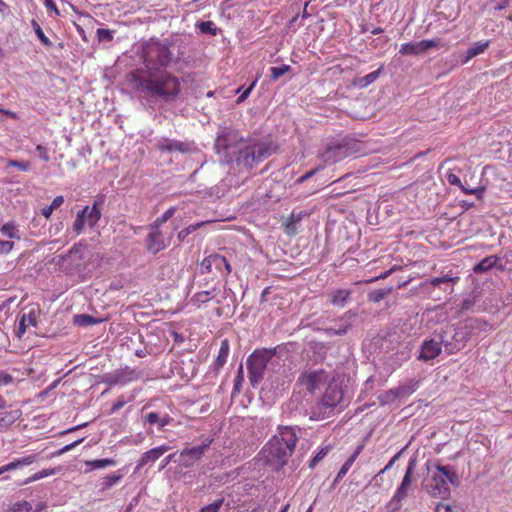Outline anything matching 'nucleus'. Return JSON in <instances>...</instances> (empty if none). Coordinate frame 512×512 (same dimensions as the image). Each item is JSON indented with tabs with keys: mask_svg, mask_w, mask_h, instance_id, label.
<instances>
[{
	"mask_svg": "<svg viewBox=\"0 0 512 512\" xmlns=\"http://www.w3.org/2000/svg\"><path fill=\"white\" fill-rule=\"evenodd\" d=\"M135 86L151 96L174 101L181 93V80L167 70L151 73H132Z\"/></svg>",
	"mask_w": 512,
	"mask_h": 512,
	"instance_id": "f257e3e1",
	"label": "nucleus"
},
{
	"mask_svg": "<svg viewBox=\"0 0 512 512\" xmlns=\"http://www.w3.org/2000/svg\"><path fill=\"white\" fill-rule=\"evenodd\" d=\"M232 142H236L238 146L236 162L247 170L263 161L269 154L268 146L265 143L258 141L245 142L242 138H238L235 131H229L217 139V144L225 151L232 148Z\"/></svg>",
	"mask_w": 512,
	"mask_h": 512,
	"instance_id": "f03ea898",
	"label": "nucleus"
},
{
	"mask_svg": "<svg viewBox=\"0 0 512 512\" xmlns=\"http://www.w3.org/2000/svg\"><path fill=\"white\" fill-rule=\"evenodd\" d=\"M172 57L173 54L166 44L149 41L143 46L141 54L144 68L138 69L134 73H154L166 70L172 62Z\"/></svg>",
	"mask_w": 512,
	"mask_h": 512,
	"instance_id": "7ed1b4c3",
	"label": "nucleus"
},
{
	"mask_svg": "<svg viewBox=\"0 0 512 512\" xmlns=\"http://www.w3.org/2000/svg\"><path fill=\"white\" fill-rule=\"evenodd\" d=\"M93 255L86 244H74L63 258V265L70 273H81L87 270L88 261Z\"/></svg>",
	"mask_w": 512,
	"mask_h": 512,
	"instance_id": "20e7f679",
	"label": "nucleus"
},
{
	"mask_svg": "<svg viewBox=\"0 0 512 512\" xmlns=\"http://www.w3.org/2000/svg\"><path fill=\"white\" fill-rule=\"evenodd\" d=\"M103 204L102 199L94 201L92 207L85 206L82 210L77 212L75 221L73 222L72 229L76 235H80L85 225L93 228L97 225L102 217L100 206Z\"/></svg>",
	"mask_w": 512,
	"mask_h": 512,
	"instance_id": "39448f33",
	"label": "nucleus"
},
{
	"mask_svg": "<svg viewBox=\"0 0 512 512\" xmlns=\"http://www.w3.org/2000/svg\"><path fill=\"white\" fill-rule=\"evenodd\" d=\"M270 357L271 355L265 350H255L247 358L248 378L253 387H256L263 380Z\"/></svg>",
	"mask_w": 512,
	"mask_h": 512,
	"instance_id": "423d86ee",
	"label": "nucleus"
},
{
	"mask_svg": "<svg viewBox=\"0 0 512 512\" xmlns=\"http://www.w3.org/2000/svg\"><path fill=\"white\" fill-rule=\"evenodd\" d=\"M356 153L354 143L350 141H342L329 145L324 152L320 154L324 164L333 165L350 157Z\"/></svg>",
	"mask_w": 512,
	"mask_h": 512,
	"instance_id": "0eeeda50",
	"label": "nucleus"
},
{
	"mask_svg": "<svg viewBox=\"0 0 512 512\" xmlns=\"http://www.w3.org/2000/svg\"><path fill=\"white\" fill-rule=\"evenodd\" d=\"M299 437L295 428L279 426L267 443L268 448H295Z\"/></svg>",
	"mask_w": 512,
	"mask_h": 512,
	"instance_id": "6e6552de",
	"label": "nucleus"
},
{
	"mask_svg": "<svg viewBox=\"0 0 512 512\" xmlns=\"http://www.w3.org/2000/svg\"><path fill=\"white\" fill-rule=\"evenodd\" d=\"M200 265L201 273L203 274H209L215 271L226 278L232 271V267L228 260L217 253L205 257Z\"/></svg>",
	"mask_w": 512,
	"mask_h": 512,
	"instance_id": "1a4fd4ad",
	"label": "nucleus"
},
{
	"mask_svg": "<svg viewBox=\"0 0 512 512\" xmlns=\"http://www.w3.org/2000/svg\"><path fill=\"white\" fill-rule=\"evenodd\" d=\"M293 450H260L258 454V461H262L265 466L279 471L283 468L292 455Z\"/></svg>",
	"mask_w": 512,
	"mask_h": 512,
	"instance_id": "9d476101",
	"label": "nucleus"
},
{
	"mask_svg": "<svg viewBox=\"0 0 512 512\" xmlns=\"http://www.w3.org/2000/svg\"><path fill=\"white\" fill-rule=\"evenodd\" d=\"M299 382L309 391L314 393L322 385L330 382V375L324 370H315L303 373L299 377Z\"/></svg>",
	"mask_w": 512,
	"mask_h": 512,
	"instance_id": "9b49d317",
	"label": "nucleus"
},
{
	"mask_svg": "<svg viewBox=\"0 0 512 512\" xmlns=\"http://www.w3.org/2000/svg\"><path fill=\"white\" fill-rule=\"evenodd\" d=\"M440 43V39H425L419 42H408L401 45L399 52L402 55H420L430 49L438 48Z\"/></svg>",
	"mask_w": 512,
	"mask_h": 512,
	"instance_id": "f8f14e48",
	"label": "nucleus"
},
{
	"mask_svg": "<svg viewBox=\"0 0 512 512\" xmlns=\"http://www.w3.org/2000/svg\"><path fill=\"white\" fill-rule=\"evenodd\" d=\"M149 230L150 232L145 238V247L150 253L155 255L164 250L167 245L160 228L150 225Z\"/></svg>",
	"mask_w": 512,
	"mask_h": 512,
	"instance_id": "ddd939ff",
	"label": "nucleus"
},
{
	"mask_svg": "<svg viewBox=\"0 0 512 512\" xmlns=\"http://www.w3.org/2000/svg\"><path fill=\"white\" fill-rule=\"evenodd\" d=\"M426 490L433 497H440L447 500L450 495V488L442 475H434L426 484Z\"/></svg>",
	"mask_w": 512,
	"mask_h": 512,
	"instance_id": "4468645a",
	"label": "nucleus"
},
{
	"mask_svg": "<svg viewBox=\"0 0 512 512\" xmlns=\"http://www.w3.org/2000/svg\"><path fill=\"white\" fill-rule=\"evenodd\" d=\"M343 400V392L341 387L334 382H329L324 395L322 396L321 403L328 408L338 406Z\"/></svg>",
	"mask_w": 512,
	"mask_h": 512,
	"instance_id": "2eb2a0df",
	"label": "nucleus"
},
{
	"mask_svg": "<svg viewBox=\"0 0 512 512\" xmlns=\"http://www.w3.org/2000/svg\"><path fill=\"white\" fill-rule=\"evenodd\" d=\"M467 339L468 335L466 332L462 330H457L453 335L452 341L442 339V344L445 348L446 353L448 355H451L463 349L466 345Z\"/></svg>",
	"mask_w": 512,
	"mask_h": 512,
	"instance_id": "dca6fc26",
	"label": "nucleus"
},
{
	"mask_svg": "<svg viewBox=\"0 0 512 512\" xmlns=\"http://www.w3.org/2000/svg\"><path fill=\"white\" fill-rule=\"evenodd\" d=\"M158 150L161 152H180L182 154L191 151V145L187 142L169 140L167 138L162 139L157 144Z\"/></svg>",
	"mask_w": 512,
	"mask_h": 512,
	"instance_id": "f3484780",
	"label": "nucleus"
},
{
	"mask_svg": "<svg viewBox=\"0 0 512 512\" xmlns=\"http://www.w3.org/2000/svg\"><path fill=\"white\" fill-rule=\"evenodd\" d=\"M172 422V418L166 412L153 411L144 415V425L157 426L159 429L169 425Z\"/></svg>",
	"mask_w": 512,
	"mask_h": 512,
	"instance_id": "a211bd4d",
	"label": "nucleus"
},
{
	"mask_svg": "<svg viewBox=\"0 0 512 512\" xmlns=\"http://www.w3.org/2000/svg\"><path fill=\"white\" fill-rule=\"evenodd\" d=\"M441 342H437L434 339L425 340L421 346V352L419 359L423 361H429L435 359L441 353Z\"/></svg>",
	"mask_w": 512,
	"mask_h": 512,
	"instance_id": "6ab92c4d",
	"label": "nucleus"
},
{
	"mask_svg": "<svg viewBox=\"0 0 512 512\" xmlns=\"http://www.w3.org/2000/svg\"><path fill=\"white\" fill-rule=\"evenodd\" d=\"M204 450H182L180 454L176 453V461L180 467H191L203 456Z\"/></svg>",
	"mask_w": 512,
	"mask_h": 512,
	"instance_id": "aec40b11",
	"label": "nucleus"
},
{
	"mask_svg": "<svg viewBox=\"0 0 512 512\" xmlns=\"http://www.w3.org/2000/svg\"><path fill=\"white\" fill-rule=\"evenodd\" d=\"M37 315L38 312L31 309L28 313H22L19 318V324L16 334L21 338L29 327L37 326Z\"/></svg>",
	"mask_w": 512,
	"mask_h": 512,
	"instance_id": "412c9836",
	"label": "nucleus"
},
{
	"mask_svg": "<svg viewBox=\"0 0 512 512\" xmlns=\"http://www.w3.org/2000/svg\"><path fill=\"white\" fill-rule=\"evenodd\" d=\"M230 351V343L228 339H223L220 344V348L215 361L212 364V371L219 373L220 369L226 364L227 358Z\"/></svg>",
	"mask_w": 512,
	"mask_h": 512,
	"instance_id": "4be33fe9",
	"label": "nucleus"
},
{
	"mask_svg": "<svg viewBox=\"0 0 512 512\" xmlns=\"http://www.w3.org/2000/svg\"><path fill=\"white\" fill-rule=\"evenodd\" d=\"M216 296H217V288L214 287L211 290L200 291V292L195 293L191 297L190 303L195 308H200L202 305L208 303L209 301L214 299Z\"/></svg>",
	"mask_w": 512,
	"mask_h": 512,
	"instance_id": "5701e85b",
	"label": "nucleus"
},
{
	"mask_svg": "<svg viewBox=\"0 0 512 512\" xmlns=\"http://www.w3.org/2000/svg\"><path fill=\"white\" fill-rule=\"evenodd\" d=\"M352 291L348 289H336L329 293L330 303L337 307H344L351 296Z\"/></svg>",
	"mask_w": 512,
	"mask_h": 512,
	"instance_id": "b1692460",
	"label": "nucleus"
},
{
	"mask_svg": "<svg viewBox=\"0 0 512 512\" xmlns=\"http://www.w3.org/2000/svg\"><path fill=\"white\" fill-rule=\"evenodd\" d=\"M124 477V474L121 470L111 473L105 477H103L99 482V492L104 493L105 491L111 489L113 486L117 485Z\"/></svg>",
	"mask_w": 512,
	"mask_h": 512,
	"instance_id": "393cba45",
	"label": "nucleus"
},
{
	"mask_svg": "<svg viewBox=\"0 0 512 512\" xmlns=\"http://www.w3.org/2000/svg\"><path fill=\"white\" fill-rule=\"evenodd\" d=\"M489 45H490V41H488V40L475 43L472 47H470L466 51L465 56L462 59V63L466 64L472 58L476 57L477 55H480V54L484 53L487 50V48L489 47Z\"/></svg>",
	"mask_w": 512,
	"mask_h": 512,
	"instance_id": "a878e982",
	"label": "nucleus"
},
{
	"mask_svg": "<svg viewBox=\"0 0 512 512\" xmlns=\"http://www.w3.org/2000/svg\"><path fill=\"white\" fill-rule=\"evenodd\" d=\"M35 460H36V455H29V456L23 457L21 459L12 461V462L0 467V475H2L4 472L15 470L17 468H21L26 465H30Z\"/></svg>",
	"mask_w": 512,
	"mask_h": 512,
	"instance_id": "bb28decb",
	"label": "nucleus"
},
{
	"mask_svg": "<svg viewBox=\"0 0 512 512\" xmlns=\"http://www.w3.org/2000/svg\"><path fill=\"white\" fill-rule=\"evenodd\" d=\"M419 381L417 380H410L406 384L399 385L395 388V391L397 393L398 398H406L412 395L416 389L418 388Z\"/></svg>",
	"mask_w": 512,
	"mask_h": 512,
	"instance_id": "cd10ccee",
	"label": "nucleus"
},
{
	"mask_svg": "<svg viewBox=\"0 0 512 512\" xmlns=\"http://www.w3.org/2000/svg\"><path fill=\"white\" fill-rule=\"evenodd\" d=\"M498 261V257L497 256H488L486 258H484L483 260H481L478 264H476L473 268V271L475 273H483V272H486L488 270H490L491 268H493L496 263Z\"/></svg>",
	"mask_w": 512,
	"mask_h": 512,
	"instance_id": "c85d7f7f",
	"label": "nucleus"
},
{
	"mask_svg": "<svg viewBox=\"0 0 512 512\" xmlns=\"http://www.w3.org/2000/svg\"><path fill=\"white\" fill-rule=\"evenodd\" d=\"M439 471L441 472L440 475H442L444 477L446 482L449 481L450 484H452L453 486L460 485L459 477H458L457 473L455 472V470L453 469V467H451L449 465L441 466V467H439Z\"/></svg>",
	"mask_w": 512,
	"mask_h": 512,
	"instance_id": "c756f323",
	"label": "nucleus"
},
{
	"mask_svg": "<svg viewBox=\"0 0 512 512\" xmlns=\"http://www.w3.org/2000/svg\"><path fill=\"white\" fill-rule=\"evenodd\" d=\"M166 451L167 450H147L143 454L142 458L140 459V461L137 465V469H140L141 467H143L144 465H146L149 462L156 461Z\"/></svg>",
	"mask_w": 512,
	"mask_h": 512,
	"instance_id": "7c9ffc66",
	"label": "nucleus"
},
{
	"mask_svg": "<svg viewBox=\"0 0 512 512\" xmlns=\"http://www.w3.org/2000/svg\"><path fill=\"white\" fill-rule=\"evenodd\" d=\"M61 470H62L61 467L51 468V469H43V470L33 474L31 477L25 479L22 483H20V485H26V484H29L31 482L40 480V479H42L44 477H48V476L54 475L58 471H61Z\"/></svg>",
	"mask_w": 512,
	"mask_h": 512,
	"instance_id": "2f4dec72",
	"label": "nucleus"
},
{
	"mask_svg": "<svg viewBox=\"0 0 512 512\" xmlns=\"http://www.w3.org/2000/svg\"><path fill=\"white\" fill-rule=\"evenodd\" d=\"M382 69L383 66L379 67L377 70L367 74L366 76L355 80L354 84L361 88L367 87L378 79Z\"/></svg>",
	"mask_w": 512,
	"mask_h": 512,
	"instance_id": "473e14b6",
	"label": "nucleus"
},
{
	"mask_svg": "<svg viewBox=\"0 0 512 512\" xmlns=\"http://www.w3.org/2000/svg\"><path fill=\"white\" fill-rule=\"evenodd\" d=\"M208 223H210V221H201L198 223L188 225L186 228L178 232V240L183 242L191 233L195 232L196 230L200 229L201 227Z\"/></svg>",
	"mask_w": 512,
	"mask_h": 512,
	"instance_id": "72a5a7b5",
	"label": "nucleus"
},
{
	"mask_svg": "<svg viewBox=\"0 0 512 512\" xmlns=\"http://www.w3.org/2000/svg\"><path fill=\"white\" fill-rule=\"evenodd\" d=\"M85 464L90 467V470L93 469H102L108 466H114L116 464V461L111 458H105V459H96L91 461H86Z\"/></svg>",
	"mask_w": 512,
	"mask_h": 512,
	"instance_id": "f704fd0d",
	"label": "nucleus"
},
{
	"mask_svg": "<svg viewBox=\"0 0 512 512\" xmlns=\"http://www.w3.org/2000/svg\"><path fill=\"white\" fill-rule=\"evenodd\" d=\"M0 231L4 236H7L8 238L18 239V240L21 238L19 229L13 223L4 224L1 227Z\"/></svg>",
	"mask_w": 512,
	"mask_h": 512,
	"instance_id": "c9c22d12",
	"label": "nucleus"
},
{
	"mask_svg": "<svg viewBox=\"0 0 512 512\" xmlns=\"http://www.w3.org/2000/svg\"><path fill=\"white\" fill-rule=\"evenodd\" d=\"M73 320L74 323L78 326H91L100 322V320L88 314H77L74 316Z\"/></svg>",
	"mask_w": 512,
	"mask_h": 512,
	"instance_id": "e433bc0d",
	"label": "nucleus"
},
{
	"mask_svg": "<svg viewBox=\"0 0 512 512\" xmlns=\"http://www.w3.org/2000/svg\"><path fill=\"white\" fill-rule=\"evenodd\" d=\"M362 450H355L354 453L344 462L342 467L340 468L338 474V479H343V477L347 474L357 457L359 456Z\"/></svg>",
	"mask_w": 512,
	"mask_h": 512,
	"instance_id": "4c0bfd02",
	"label": "nucleus"
},
{
	"mask_svg": "<svg viewBox=\"0 0 512 512\" xmlns=\"http://www.w3.org/2000/svg\"><path fill=\"white\" fill-rule=\"evenodd\" d=\"M412 483V478L408 475H404L401 484L397 488L395 494L397 498L405 499L407 497V492Z\"/></svg>",
	"mask_w": 512,
	"mask_h": 512,
	"instance_id": "58836bf2",
	"label": "nucleus"
},
{
	"mask_svg": "<svg viewBox=\"0 0 512 512\" xmlns=\"http://www.w3.org/2000/svg\"><path fill=\"white\" fill-rule=\"evenodd\" d=\"M301 220L300 215L292 213L284 222L285 232L289 235H294L296 232V223Z\"/></svg>",
	"mask_w": 512,
	"mask_h": 512,
	"instance_id": "ea45409f",
	"label": "nucleus"
},
{
	"mask_svg": "<svg viewBox=\"0 0 512 512\" xmlns=\"http://www.w3.org/2000/svg\"><path fill=\"white\" fill-rule=\"evenodd\" d=\"M396 399H398V396L395 391V388L384 391L378 396V401L382 406L390 404L394 402Z\"/></svg>",
	"mask_w": 512,
	"mask_h": 512,
	"instance_id": "a19ab883",
	"label": "nucleus"
},
{
	"mask_svg": "<svg viewBox=\"0 0 512 512\" xmlns=\"http://www.w3.org/2000/svg\"><path fill=\"white\" fill-rule=\"evenodd\" d=\"M459 279H460L459 276H452L450 274H446L441 277L432 278L429 281V284H431L434 287L439 286L442 283H452L454 285L455 283H457L459 281Z\"/></svg>",
	"mask_w": 512,
	"mask_h": 512,
	"instance_id": "79ce46f5",
	"label": "nucleus"
},
{
	"mask_svg": "<svg viewBox=\"0 0 512 512\" xmlns=\"http://www.w3.org/2000/svg\"><path fill=\"white\" fill-rule=\"evenodd\" d=\"M391 291H392L391 288L371 291L368 294V300L371 302H374V303H378L382 299H384Z\"/></svg>",
	"mask_w": 512,
	"mask_h": 512,
	"instance_id": "37998d69",
	"label": "nucleus"
},
{
	"mask_svg": "<svg viewBox=\"0 0 512 512\" xmlns=\"http://www.w3.org/2000/svg\"><path fill=\"white\" fill-rule=\"evenodd\" d=\"M436 512H465L460 505L449 503H438L435 508Z\"/></svg>",
	"mask_w": 512,
	"mask_h": 512,
	"instance_id": "c03bdc74",
	"label": "nucleus"
},
{
	"mask_svg": "<svg viewBox=\"0 0 512 512\" xmlns=\"http://www.w3.org/2000/svg\"><path fill=\"white\" fill-rule=\"evenodd\" d=\"M176 208L170 207L160 217H158L151 225L160 228V226L166 223L175 213Z\"/></svg>",
	"mask_w": 512,
	"mask_h": 512,
	"instance_id": "a18cd8bd",
	"label": "nucleus"
},
{
	"mask_svg": "<svg viewBox=\"0 0 512 512\" xmlns=\"http://www.w3.org/2000/svg\"><path fill=\"white\" fill-rule=\"evenodd\" d=\"M32 27L34 28V31L38 37V39L45 45L50 46L51 41L48 39V37L45 36L43 30L41 29L40 25L37 23L36 20L31 21Z\"/></svg>",
	"mask_w": 512,
	"mask_h": 512,
	"instance_id": "49530a36",
	"label": "nucleus"
},
{
	"mask_svg": "<svg viewBox=\"0 0 512 512\" xmlns=\"http://www.w3.org/2000/svg\"><path fill=\"white\" fill-rule=\"evenodd\" d=\"M290 70L289 65H281V66H273L270 68V74L271 77L274 80L279 79L281 76H283L285 73H287Z\"/></svg>",
	"mask_w": 512,
	"mask_h": 512,
	"instance_id": "de8ad7c7",
	"label": "nucleus"
},
{
	"mask_svg": "<svg viewBox=\"0 0 512 512\" xmlns=\"http://www.w3.org/2000/svg\"><path fill=\"white\" fill-rule=\"evenodd\" d=\"M96 36L99 42H111L113 40V32L105 28L97 29Z\"/></svg>",
	"mask_w": 512,
	"mask_h": 512,
	"instance_id": "09e8293b",
	"label": "nucleus"
},
{
	"mask_svg": "<svg viewBox=\"0 0 512 512\" xmlns=\"http://www.w3.org/2000/svg\"><path fill=\"white\" fill-rule=\"evenodd\" d=\"M16 416L13 413H1L0 414V429L9 427L16 420Z\"/></svg>",
	"mask_w": 512,
	"mask_h": 512,
	"instance_id": "8fccbe9b",
	"label": "nucleus"
},
{
	"mask_svg": "<svg viewBox=\"0 0 512 512\" xmlns=\"http://www.w3.org/2000/svg\"><path fill=\"white\" fill-rule=\"evenodd\" d=\"M350 327H351V324L349 322H346L345 324L341 325L339 328L329 327L326 329V332L329 336L344 335L348 332Z\"/></svg>",
	"mask_w": 512,
	"mask_h": 512,
	"instance_id": "3c124183",
	"label": "nucleus"
},
{
	"mask_svg": "<svg viewBox=\"0 0 512 512\" xmlns=\"http://www.w3.org/2000/svg\"><path fill=\"white\" fill-rule=\"evenodd\" d=\"M31 510L32 505L27 501L16 502L11 508L12 512H30Z\"/></svg>",
	"mask_w": 512,
	"mask_h": 512,
	"instance_id": "603ef678",
	"label": "nucleus"
},
{
	"mask_svg": "<svg viewBox=\"0 0 512 512\" xmlns=\"http://www.w3.org/2000/svg\"><path fill=\"white\" fill-rule=\"evenodd\" d=\"M7 165L9 167L18 168L21 171H29L31 164L29 161H18V160H8Z\"/></svg>",
	"mask_w": 512,
	"mask_h": 512,
	"instance_id": "864d4df0",
	"label": "nucleus"
},
{
	"mask_svg": "<svg viewBox=\"0 0 512 512\" xmlns=\"http://www.w3.org/2000/svg\"><path fill=\"white\" fill-rule=\"evenodd\" d=\"M461 190L464 194L476 195L478 199H482L485 188L484 187L467 188L465 186H461Z\"/></svg>",
	"mask_w": 512,
	"mask_h": 512,
	"instance_id": "5fc2aeb1",
	"label": "nucleus"
},
{
	"mask_svg": "<svg viewBox=\"0 0 512 512\" xmlns=\"http://www.w3.org/2000/svg\"><path fill=\"white\" fill-rule=\"evenodd\" d=\"M131 399H126L124 396H119L116 401L113 403L110 413H116L120 409H122Z\"/></svg>",
	"mask_w": 512,
	"mask_h": 512,
	"instance_id": "6e6d98bb",
	"label": "nucleus"
},
{
	"mask_svg": "<svg viewBox=\"0 0 512 512\" xmlns=\"http://www.w3.org/2000/svg\"><path fill=\"white\" fill-rule=\"evenodd\" d=\"M403 498H397L396 494L392 497V499L387 504L386 508L389 512H396L401 508V501Z\"/></svg>",
	"mask_w": 512,
	"mask_h": 512,
	"instance_id": "4d7b16f0",
	"label": "nucleus"
},
{
	"mask_svg": "<svg viewBox=\"0 0 512 512\" xmlns=\"http://www.w3.org/2000/svg\"><path fill=\"white\" fill-rule=\"evenodd\" d=\"M243 381H244V372H243L242 365H240V367L238 369V373L234 380V391H240V387H241Z\"/></svg>",
	"mask_w": 512,
	"mask_h": 512,
	"instance_id": "13d9d810",
	"label": "nucleus"
},
{
	"mask_svg": "<svg viewBox=\"0 0 512 512\" xmlns=\"http://www.w3.org/2000/svg\"><path fill=\"white\" fill-rule=\"evenodd\" d=\"M36 151L38 152L40 159H42L43 161L48 162L50 160L49 151L47 147L39 144L36 146Z\"/></svg>",
	"mask_w": 512,
	"mask_h": 512,
	"instance_id": "bf43d9fd",
	"label": "nucleus"
},
{
	"mask_svg": "<svg viewBox=\"0 0 512 512\" xmlns=\"http://www.w3.org/2000/svg\"><path fill=\"white\" fill-rule=\"evenodd\" d=\"M14 248L12 241L0 240V254H8Z\"/></svg>",
	"mask_w": 512,
	"mask_h": 512,
	"instance_id": "052dcab7",
	"label": "nucleus"
},
{
	"mask_svg": "<svg viewBox=\"0 0 512 512\" xmlns=\"http://www.w3.org/2000/svg\"><path fill=\"white\" fill-rule=\"evenodd\" d=\"M256 84V81H254L246 90H244L242 92V94L237 98V103H242L243 101H245L248 96L250 95L251 91L253 90L254 86Z\"/></svg>",
	"mask_w": 512,
	"mask_h": 512,
	"instance_id": "680f3d73",
	"label": "nucleus"
},
{
	"mask_svg": "<svg viewBox=\"0 0 512 512\" xmlns=\"http://www.w3.org/2000/svg\"><path fill=\"white\" fill-rule=\"evenodd\" d=\"M320 169H321V167H317V168L305 173L304 175H302L301 177H299L297 179V183H299V184L304 183L305 181L310 179L313 175H315Z\"/></svg>",
	"mask_w": 512,
	"mask_h": 512,
	"instance_id": "e2e57ef3",
	"label": "nucleus"
},
{
	"mask_svg": "<svg viewBox=\"0 0 512 512\" xmlns=\"http://www.w3.org/2000/svg\"><path fill=\"white\" fill-rule=\"evenodd\" d=\"M415 467H416V455H414L410 458L406 472L404 475H408L412 478V474L414 472Z\"/></svg>",
	"mask_w": 512,
	"mask_h": 512,
	"instance_id": "0e129e2a",
	"label": "nucleus"
},
{
	"mask_svg": "<svg viewBox=\"0 0 512 512\" xmlns=\"http://www.w3.org/2000/svg\"><path fill=\"white\" fill-rule=\"evenodd\" d=\"M13 381V377L3 371H0V386L8 385Z\"/></svg>",
	"mask_w": 512,
	"mask_h": 512,
	"instance_id": "69168bd1",
	"label": "nucleus"
},
{
	"mask_svg": "<svg viewBox=\"0 0 512 512\" xmlns=\"http://www.w3.org/2000/svg\"><path fill=\"white\" fill-rule=\"evenodd\" d=\"M223 503H224V498H219V499L215 500L213 503L206 505V507H208L210 510H213L215 512H219Z\"/></svg>",
	"mask_w": 512,
	"mask_h": 512,
	"instance_id": "338daca9",
	"label": "nucleus"
},
{
	"mask_svg": "<svg viewBox=\"0 0 512 512\" xmlns=\"http://www.w3.org/2000/svg\"><path fill=\"white\" fill-rule=\"evenodd\" d=\"M175 461H176V453L170 454L169 456H167L165 459L162 460V462L159 466V470L164 469L167 466V464L170 462L175 463Z\"/></svg>",
	"mask_w": 512,
	"mask_h": 512,
	"instance_id": "774afa93",
	"label": "nucleus"
}]
</instances>
